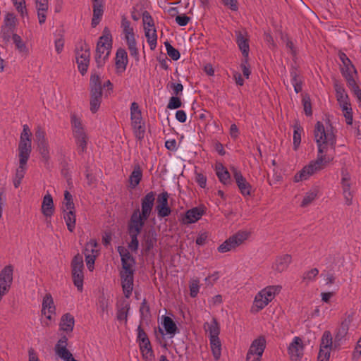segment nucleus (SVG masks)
<instances>
[{
  "instance_id": "61",
  "label": "nucleus",
  "mask_w": 361,
  "mask_h": 361,
  "mask_svg": "<svg viewBox=\"0 0 361 361\" xmlns=\"http://www.w3.org/2000/svg\"><path fill=\"white\" fill-rule=\"evenodd\" d=\"M248 59L249 58H243L240 64V68L243 71V74L246 78H249L251 74L250 66L248 63Z\"/></svg>"
},
{
  "instance_id": "2",
  "label": "nucleus",
  "mask_w": 361,
  "mask_h": 361,
  "mask_svg": "<svg viewBox=\"0 0 361 361\" xmlns=\"http://www.w3.org/2000/svg\"><path fill=\"white\" fill-rule=\"evenodd\" d=\"M281 288V286H269L258 292L254 298L251 312L256 313L264 309L272 301Z\"/></svg>"
},
{
  "instance_id": "8",
  "label": "nucleus",
  "mask_w": 361,
  "mask_h": 361,
  "mask_svg": "<svg viewBox=\"0 0 361 361\" xmlns=\"http://www.w3.org/2000/svg\"><path fill=\"white\" fill-rule=\"evenodd\" d=\"M249 235L250 233L248 232L239 231L226 239L218 247L217 250L221 253L234 250L236 247L244 243V242L248 238Z\"/></svg>"
},
{
  "instance_id": "62",
  "label": "nucleus",
  "mask_w": 361,
  "mask_h": 361,
  "mask_svg": "<svg viewBox=\"0 0 361 361\" xmlns=\"http://www.w3.org/2000/svg\"><path fill=\"white\" fill-rule=\"evenodd\" d=\"M290 78H291L292 85H294L295 83L302 82V78L300 75V73L296 68L293 67L290 69Z\"/></svg>"
},
{
  "instance_id": "17",
  "label": "nucleus",
  "mask_w": 361,
  "mask_h": 361,
  "mask_svg": "<svg viewBox=\"0 0 361 361\" xmlns=\"http://www.w3.org/2000/svg\"><path fill=\"white\" fill-rule=\"evenodd\" d=\"M236 43L241 51L243 58H249V37L246 31H236Z\"/></svg>"
},
{
  "instance_id": "7",
  "label": "nucleus",
  "mask_w": 361,
  "mask_h": 361,
  "mask_svg": "<svg viewBox=\"0 0 361 361\" xmlns=\"http://www.w3.org/2000/svg\"><path fill=\"white\" fill-rule=\"evenodd\" d=\"M84 263L82 256L77 254L74 256L71 262V274L74 286L79 292L83 290L84 281Z\"/></svg>"
},
{
  "instance_id": "22",
  "label": "nucleus",
  "mask_w": 361,
  "mask_h": 361,
  "mask_svg": "<svg viewBox=\"0 0 361 361\" xmlns=\"http://www.w3.org/2000/svg\"><path fill=\"white\" fill-rule=\"evenodd\" d=\"M121 278L124 295L129 298L133 289V273L121 274Z\"/></svg>"
},
{
  "instance_id": "15",
  "label": "nucleus",
  "mask_w": 361,
  "mask_h": 361,
  "mask_svg": "<svg viewBox=\"0 0 361 361\" xmlns=\"http://www.w3.org/2000/svg\"><path fill=\"white\" fill-rule=\"evenodd\" d=\"M117 250L121 256L123 267V271L121 274L134 273L133 266L135 264V260L128 250L123 246H118Z\"/></svg>"
},
{
  "instance_id": "27",
  "label": "nucleus",
  "mask_w": 361,
  "mask_h": 361,
  "mask_svg": "<svg viewBox=\"0 0 361 361\" xmlns=\"http://www.w3.org/2000/svg\"><path fill=\"white\" fill-rule=\"evenodd\" d=\"M42 213L46 217H51L54 212V202L51 195L49 193L46 194L43 197L42 204Z\"/></svg>"
},
{
  "instance_id": "40",
  "label": "nucleus",
  "mask_w": 361,
  "mask_h": 361,
  "mask_svg": "<svg viewBox=\"0 0 361 361\" xmlns=\"http://www.w3.org/2000/svg\"><path fill=\"white\" fill-rule=\"evenodd\" d=\"M98 243L95 239H91L89 242L85 244L83 253L85 255L88 254L94 255L98 256L99 250L97 249Z\"/></svg>"
},
{
  "instance_id": "37",
  "label": "nucleus",
  "mask_w": 361,
  "mask_h": 361,
  "mask_svg": "<svg viewBox=\"0 0 361 361\" xmlns=\"http://www.w3.org/2000/svg\"><path fill=\"white\" fill-rule=\"evenodd\" d=\"M11 39L15 44L16 49L20 53L25 55L28 54V49L20 35L16 34L11 37Z\"/></svg>"
},
{
  "instance_id": "14",
  "label": "nucleus",
  "mask_w": 361,
  "mask_h": 361,
  "mask_svg": "<svg viewBox=\"0 0 361 361\" xmlns=\"http://www.w3.org/2000/svg\"><path fill=\"white\" fill-rule=\"evenodd\" d=\"M41 312L47 320L51 321L54 319L56 315V306L50 293H46L43 297Z\"/></svg>"
},
{
  "instance_id": "24",
  "label": "nucleus",
  "mask_w": 361,
  "mask_h": 361,
  "mask_svg": "<svg viewBox=\"0 0 361 361\" xmlns=\"http://www.w3.org/2000/svg\"><path fill=\"white\" fill-rule=\"evenodd\" d=\"M214 171L219 180L222 184L227 185L231 183V174L222 163H216Z\"/></svg>"
},
{
  "instance_id": "44",
  "label": "nucleus",
  "mask_w": 361,
  "mask_h": 361,
  "mask_svg": "<svg viewBox=\"0 0 361 361\" xmlns=\"http://www.w3.org/2000/svg\"><path fill=\"white\" fill-rule=\"evenodd\" d=\"M38 150L45 161L49 159V145L48 140L37 144Z\"/></svg>"
},
{
  "instance_id": "42",
  "label": "nucleus",
  "mask_w": 361,
  "mask_h": 361,
  "mask_svg": "<svg viewBox=\"0 0 361 361\" xmlns=\"http://www.w3.org/2000/svg\"><path fill=\"white\" fill-rule=\"evenodd\" d=\"M303 128L299 124H295L293 126V146L294 149H297L301 142V133Z\"/></svg>"
},
{
  "instance_id": "4",
  "label": "nucleus",
  "mask_w": 361,
  "mask_h": 361,
  "mask_svg": "<svg viewBox=\"0 0 361 361\" xmlns=\"http://www.w3.org/2000/svg\"><path fill=\"white\" fill-rule=\"evenodd\" d=\"M71 123L73 135L80 154H83L87 146L88 136L82 123L81 119L75 114L71 116Z\"/></svg>"
},
{
  "instance_id": "60",
  "label": "nucleus",
  "mask_w": 361,
  "mask_h": 361,
  "mask_svg": "<svg viewBox=\"0 0 361 361\" xmlns=\"http://www.w3.org/2000/svg\"><path fill=\"white\" fill-rule=\"evenodd\" d=\"M182 102L178 96L171 97L167 104V108L169 109H176L181 106Z\"/></svg>"
},
{
  "instance_id": "23",
  "label": "nucleus",
  "mask_w": 361,
  "mask_h": 361,
  "mask_svg": "<svg viewBox=\"0 0 361 361\" xmlns=\"http://www.w3.org/2000/svg\"><path fill=\"white\" fill-rule=\"evenodd\" d=\"M157 241V233L154 230L145 232L142 240V246L146 252H149L156 245Z\"/></svg>"
},
{
  "instance_id": "25",
  "label": "nucleus",
  "mask_w": 361,
  "mask_h": 361,
  "mask_svg": "<svg viewBox=\"0 0 361 361\" xmlns=\"http://www.w3.org/2000/svg\"><path fill=\"white\" fill-rule=\"evenodd\" d=\"M102 100V90H90V111L92 114L96 113L99 107Z\"/></svg>"
},
{
  "instance_id": "46",
  "label": "nucleus",
  "mask_w": 361,
  "mask_h": 361,
  "mask_svg": "<svg viewBox=\"0 0 361 361\" xmlns=\"http://www.w3.org/2000/svg\"><path fill=\"white\" fill-rule=\"evenodd\" d=\"M164 46L166 49L167 54L173 59V61H177L180 59V54L178 49H175L169 42L166 41L164 42Z\"/></svg>"
},
{
  "instance_id": "36",
  "label": "nucleus",
  "mask_w": 361,
  "mask_h": 361,
  "mask_svg": "<svg viewBox=\"0 0 361 361\" xmlns=\"http://www.w3.org/2000/svg\"><path fill=\"white\" fill-rule=\"evenodd\" d=\"M121 27L125 35V39H135V33L133 27L131 26L130 22L126 17L123 16L121 20Z\"/></svg>"
},
{
  "instance_id": "5",
  "label": "nucleus",
  "mask_w": 361,
  "mask_h": 361,
  "mask_svg": "<svg viewBox=\"0 0 361 361\" xmlns=\"http://www.w3.org/2000/svg\"><path fill=\"white\" fill-rule=\"evenodd\" d=\"M75 61L81 75H84L88 69L90 59V46L84 41H79L75 49Z\"/></svg>"
},
{
  "instance_id": "56",
  "label": "nucleus",
  "mask_w": 361,
  "mask_h": 361,
  "mask_svg": "<svg viewBox=\"0 0 361 361\" xmlns=\"http://www.w3.org/2000/svg\"><path fill=\"white\" fill-rule=\"evenodd\" d=\"M142 22L144 24V27L149 28L154 27V20L150 13L147 11L142 13Z\"/></svg>"
},
{
  "instance_id": "18",
  "label": "nucleus",
  "mask_w": 361,
  "mask_h": 361,
  "mask_svg": "<svg viewBox=\"0 0 361 361\" xmlns=\"http://www.w3.org/2000/svg\"><path fill=\"white\" fill-rule=\"evenodd\" d=\"M147 219H148L143 218L142 215L140 214L139 209L135 210L131 215L128 226V230L141 232L145 223Z\"/></svg>"
},
{
  "instance_id": "48",
  "label": "nucleus",
  "mask_w": 361,
  "mask_h": 361,
  "mask_svg": "<svg viewBox=\"0 0 361 361\" xmlns=\"http://www.w3.org/2000/svg\"><path fill=\"white\" fill-rule=\"evenodd\" d=\"M71 209H75V205L73 201V196L68 190H66L64 192L63 211Z\"/></svg>"
},
{
  "instance_id": "11",
  "label": "nucleus",
  "mask_w": 361,
  "mask_h": 361,
  "mask_svg": "<svg viewBox=\"0 0 361 361\" xmlns=\"http://www.w3.org/2000/svg\"><path fill=\"white\" fill-rule=\"evenodd\" d=\"M137 331V341L139 343L140 350L143 357L145 358L152 357L153 355V350L147 334L140 325L138 326Z\"/></svg>"
},
{
  "instance_id": "26",
  "label": "nucleus",
  "mask_w": 361,
  "mask_h": 361,
  "mask_svg": "<svg viewBox=\"0 0 361 361\" xmlns=\"http://www.w3.org/2000/svg\"><path fill=\"white\" fill-rule=\"evenodd\" d=\"M204 214L203 209L199 207H194L188 210L185 213L183 222L185 224H192L201 219Z\"/></svg>"
},
{
  "instance_id": "35",
  "label": "nucleus",
  "mask_w": 361,
  "mask_h": 361,
  "mask_svg": "<svg viewBox=\"0 0 361 361\" xmlns=\"http://www.w3.org/2000/svg\"><path fill=\"white\" fill-rule=\"evenodd\" d=\"M142 178V171L140 165L137 164L134 166L133 171L129 177L130 185L132 188H135L140 182Z\"/></svg>"
},
{
  "instance_id": "29",
  "label": "nucleus",
  "mask_w": 361,
  "mask_h": 361,
  "mask_svg": "<svg viewBox=\"0 0 361 361\" xmlns=\"http://www.w3.org/2000/svg\"><path fill=\"white\" fill-rule=\"evenodd\" d=\"M36 8L39 23L43 24L46 21L47 12L48 11V0H35Z\"/></svg>"
},
{
  "instance_id": "47",
  "label": "nucleus",
  "mask_w": 361,
  "mask_h": 361,
  "mask_svg": "<svg viewBox=\"0 0 361 361\" xmlns=\"http://www.w3.org/2000/svg\"><path fill=\"white\" fill-rule=\"evenodd\" d=\"M319 274V270L317 268H313L309 271H305L302 276V281L306 283L314 281L316 277Z\"/></svg>"
},
{
  "instance_id": "50",
  "label": "nucleus",
  "mask_w": 361,
  "mask_h": 361,
  "mask_svg": "<svg viewBox=\"0 0 361 361\" xmlns=\"http://www.w3.org/2000/svg\"><path fill=\"white\" fill-rule=\"evenodd\" d=\"M130 310V305L126 303L124 306L121 307L116 314L117 319L119 321L127 322L128 314Z\"/></svg>"
},
{
  "instance_id": "49",
  "label": "nucleus",
  "mask_w": 361,
  "mask_h": 361,
  "mask_svg": "<svg viewBox=\"0 0 361 361\" xmlns=\"http://www.w3.org/2000/svg\"><path fill=\"white\" fill-rule=\"evenodd\" d=\"M317 197V190H310L305 193L301 202V207H305L312 203Z\"/></svg>"
},
{
  "instance_id": "1",
  "label": "nucleus",
  "mask_w": 361,
  "mask_h": 361,
  "mask_svg": "<svg viewBox=\"0 0 361 361\" xmlns=\"http://www.w3.org/2000/svg\"><path fill=\"white\" fill-rule=\"evenodd\" d=\"M314 141L318 148L316 160L312 161L295 173L293 180L295 183L307 180L311 176L323 169L333 159L326 154L329 147H334L336 139L331 125L324 127L321 121H317L314 130Z\"/></svg>"
},
{
  "instance_id": "54",
  "label": "nucleus",
  "mask_w": 361,
  "mask_h": 361,
  "mask_svg": "<svg viewBox=\"0 0 361 361\" xmlns=\"http://www.w3.org/2000/svg\"><path fill=\"white\" fill-rule=\"evenodd\" d=\"M127 45L130 51V54L132 56L137 59L139 52L138 49L137 48V43L135 38V39H130L129 40H126Z\"/></svg>"
},
{
  "instance_id": "34",
  "label": "nucleus",
  "mask_w": 361,
  "mask_h": 361,
  "mask_svg": "<svg viewBox=\"0 0 361 361\" xmlns=\"http://www.w3.org/2000/svg\"><path fill=\"white\" fill-rule=\"evenodd\" d=\"M145 35L147 38V42L149 44L151 50H154L157 44V35L154 27L149 28L144 27Z\"/></svg>"
},
{
  "instance_id": "30",
  "label": "nucleus",
  "mask_w": 361,
  "mask_h": 361,
  "mask_svg": "<svg viewBox=\"0 0 361 361\" xmlns=\"http://www.w3.org/2000/svg\"><path fill=\"white\" fill-rule=\"evenodd\" d=\"M291 260V256L288 254L276 258L273 265V269L279 272L284 271L288 267Z\"/></svg>"
},
{
  "instance_id": "55",
  "label": "nucleus",
  "mask_w": 361,
  "mask_h": 361,
  "mask_svg": "<svg viewBox=\"0 0 361 361\" xmlns=\"http://www.w3.org/2000/svg\"><path fill=\"white\" fill-rule=\"evenodd\" d=\"M342 187H343V195L345 196V198L346 199L348 202V204H350V200L352 198V194L350 191V183L345 178L342 179Z\"/></svg>"
},
{
  "instance_id": "59",
  "label": "nucleus",
  "mask_w": 361,
  "mask_h": 361,
  "mask_svg": "<svg viewBox=\"0 0 361 361\" xmlns=\"http://www.w3.org/2000/svg\"><path fill=\"white\" fill-rule=\"evenodd\" d=\"M156 210L159 218L169 216L171 213V209L169 206H156Z\"/></svg>"
},
{
  "instance_id": "12",
  "label": "nucleus",
  "mask_w": 361,
  "mask_h": 361,
  "mask_svg": "<svg viewBox=\"0 0 361 361\" xmlns=\"http://www.w3.org/2000/svg\"><path fill=\"white\" fill-rule=\"evenodd\" d=\"M231 169L241 195L244 197L250 196L251 195L252 185L247 181L239 170L235 167H232Z\"/></svg>"
},
{
  "instance_id": "41",
  "label": "nucleus",
  "mask_w": 361,
  "mask_h": 361,
  "mask_svg": "<svg viewBox=\"0 0 361 361\" xmlns=\"http://www.w3.org/2000/svg\"><path fill=\"white\" fill-rule=\"evenodd\" d=\"M128 232L130 238V242L128 243V248L131 251H137L139 246L137 236L140 233V232L130 230H128Z\"/></svg>"
},
{
  "instance_id": "10",
  "label": "nucleus",
  "mask_w": 361,
  "mask_h": 361,
  "mask_svg": "<svg viewBox=\"0 0 361 361\" xmlns=\"http://www.w3.org/2000/svg\"><path fill=\"white\" fill-rule=\"evenodd\" d=\"M17 25V18L14 13H8L4 20V24L1 28V36L6 42L11 39V37L16 35L15 30Z\"/></svg>"
},
{
  "instance_id": "51",
  "label": "nucleus",
  "mask_w": 361,
  "mask_h": 361,
  "mask_svg": "<svg viewBox=\"0 0 361 361\" xmlns=\"http://www.w3.org/2000/svg\"><path fill=\"white\" fill-rule=\"evenodd\" d=\"M17 11L20 14L22 17L27 15V8L25 6V0H11Z\"/></svg>"
},
{
  "instance_id": "20",
  "label": "nucleus",
  "mask_w": 361,
  "mask_h": 361,
  "mask_svg": "<svg viewBox=\"0 0 361 361\" xmlns=\"http://www.w3.org/2000/svg\"><path fill=\"white\" fill-rule=\"evenodd\" d=\"M128 54L124 49L119 48L116 54L115 66L118 73H123L128 64Z\"/></svg>"
},
{
  "instance_id": "63",
  "label": "nucleus",
  "mask_w": 361,
  "mask_h": 361,
  "mask_svg": "<svg viewBox=\"0 0 361 361\" xmlns=\"http://www.w3.org/2000/svg\"><path fill=\"white\" fill-rule=\"evenodd\" d=\"M331 350L319 348L317 361H329Z\"/></svg>"
},
{
  "instance_id": "43",
  "label": "nucleus",
  "mask_w": 361,
  "mask_h": 361,
  "mask_svg": "<svg viewBox=\"0 0 361 361\" xmlns=\"http://www.w3.org/2000/svg\"><path fill=\"white\" fill-rule=\"evenodd\" d=\"M163 326L169 334H175L177 331V326L175 322L169 317H165L164 319Z\"/></svg>"
},
{
  "instance_id": "21",
  "label": "nucleus",
  "mask_w": 361,
  "mask_h": 361,
  "mask_svg": "<svg viewBox=\"0 0 361 361\" xmlns=\"http://www.w3.org/2000/svg\"><path fill=\"white\" fill-rule=\"evenodd\" d=\"M93 16L92 26L95 27L100 22L104 13V0H92Z\"/></svg>"
},
{
  "instance_id": "45",
  "label": "nucleus",
  "mask_w": 361,
  "mask_h": 361,
  "mask_svg": "<svg viewBox=\"0 0 361 361\" xmlns=\"http://www.w3.org/2000/svg\"><path fill=\"white\" fill-rule=\"evenodd\" d=\"M335 90L336 99L338 104L349 102V97L348 94L345 93V91L342 86L336 85Z\"/></svg>"
},
{
  "instance_id": "3",
  "label": "nucleus",
  "mask_w": 361,
  "mask_h": 361,
  "mask_svg": "<svg viewBox=\"0 0 361 361\" xmlns=\"http://www.w3.org/2000/svg\"><path fill=\"white\" fill-rule=\"evenodd\" d=\"M112 47V37L110 30L105 27L97 44L95 61L97 66H102L108 59Z\"/></svg>"
},
{
  "instance_id": "16",
  "label": "nucleus",
  "mask_w": 361,
  "mask_h": 361,
  "mask_svg": "<svg viewBox=\"0 0 361 361\" xmlns=\"http://www.w3.org/2000/svg\"><path fill=\"white\" fill-rule=\"evenodd\" d=\"M155 196V192L151 191L141 199L140 214L144 219H149L154 204Z\"/></svg>"
},
{
  "instance_id": "6",
  "label": "nucleus",
  "mask_w": 361,
  "mask_h": 361,
  "mask_svg": "<svg viewBox=\"0 0 361 361\" xmlns=\"http://www.w3.org/2000/svg\"><path fill=\"white\" fill-rule=\"evenodd\" d=\"M131 126L135 137L141 140L144 138L145 133V123L142 121V112L138 104L135 102L130 105Z\"/></svg>"
},
{
  "instance_id": "32",
  "label": "nucleus",
  "mask_w": 361,
  "mask_h": 361,
  "mask_svg": "<svg viewBox=\"0 0 361 361\" xmlns=\"http://www.w3.org/2000/svg\"><path fill=\"white\" fill-rule=\"evenodd\" d=\"M63 212V219L67 226V228L71 233H72L75 230L76 224V215L75 209L64 210Z\"/></svg>"
},
{
  "instance_id": "39",
  "label": "nucleus",
  "mask_w": 361,
  "mask_h": 361,
  "mask_svg": "<svg viewBox=\"0 0 361 361\" xmlns=\"http://www.w3.org/2000/svg\"><path fill=\"white\" fill-rule=\"evenodd\" d=\"M211 349L215 360H219L221 355V345L219 338L209 339Z\"/></svg>"
},
{
  "instance_id": "19",
  "label": "nucleus",
  "mask_w": 361,
  "mask_h": 361,
  "mask_svg": "<svg viewBox=\"0 0 361 361\" xmlns=\"http://www.w3.org/2000/svg\"><path fill=\"white\" fill-rule=\"evenodd\" d=\"M29 158L19 157V166L17 168L16 174L13 178V185L18 188L25 176L27 170V163Z\"/></svg>"
},
{
  "instance_id": "9",
  "label": "nucleus",
  "mask_w": 361,
  "mask_h": 361,
  "mask_svg": "<svg viewBox=\"0 0 361 361\" xmlns=\"http://www.w3.org/2000/svg\"><path fill=\"white\" fill-rule=\"evenodd\" d=\"M31 135L29 126L23 125L18 144V157L30 158L32 151Z\"/></svg>"
},
{
  "instance_id": "52",
  "label": "nucleus",
  "mask_w": 361,
  "mask_h": 361,
  "mask_svg": "<svg viewBox=\"0 0 361 361\" xmlns=\"http://www.w3.org/2000/svg\"><path fill=\"white\" fill-rule=\"evenodd\" d=\"M340 60L342 61L343 66L345 68L346 72H352V71L354 69V66L352 64L351 61L348 59L347 55L341 52L338 54Z\"/></svg>"
},
{
  "instance_id": "28",
  "label": "nucleus",
  "mask_w": 361,
  "mask_h": 361,
  "mask_svg": "<svg viewBox=\"0 0 361 361\" xmlns=\"http://www.w3.org/2000/svg\"><path fill=\"white\" fill-rule=\"evenodd\" d=\"M265 348L266 340L264 337L259 336L252 341L248 352H251V353L262 356Z\"/></svg>"
},
{
  "instance_id": "38",
  "label": "nucleus",
  "mask_w": 361,
  "mask_h": 361,
  "mask_svg": "<svg viewBox=\"0 0 361 361\" xmlns=\"http://www.w3.org/2000/svg\"><path fill=\"white\" fill-rule=\"evenodd\" d=\"M332 345L333 338L331 333L329 331H325L322 336L319 348L331 350Z\"/></svg>"
},
{
  "instance_id": "33",
  "label": "nucleus",
  "mask_w": 361,
  "mask_h": 361,
  "mask_svg": "<svg viewBox=\"0 0 361 361\" xmlns=\"http://www.w3.org/2000/svg\"><path fill=\"white\" fill-rule=\"evenodd\" d=\"M204 327L206 332L209 334V339L219 338L220 326L215 318H213L209 323L206 322L204 325Z\"/></svg>"
},
{
  "instance_id": "57",
  "label": "nucleus",
  "mask_w": 361,
  "mask_h": 361,
  "mask_svg": "<svg viewBox=\"0 0 361 361\" xmlns=\"http://www.w3.org/2000/svg\"><path fill=\"white\" fill-rule=\"evenodd\" d=\"M90 90L97 89V90H102V85L100 78L98 75H92L90 78Z\"/></svg>"
},
{
  "instance_id": "31",
  "label": "nucleus",
  "mask_w": 361,
  "mask_h": 361,
  "mask_svg": "<svg viewBox=\"0 0 361 361\" xmlns=\"http://www.w3.org/2000/svg\"><path fill=\"white\" fill-rule=\"evenodd\" d=\"M75 324L74 317L69 313L63 314L60 321V330L67 333L71 332Z\"/></svg>"
},
{
  "instance_id": "13",
  "label": "nucleus",
  "mask_w": 361,
  "mask_h": 361,
  "mask_svg": "<svg viewBox=\"0 0 361 361\" xmlns=\"http://www.w3.org/2000/svg\"><path fill=\"white\" fill-rule=\"evenodd\" d=\"M304 345L302 339L295 336L288 348V353L291 361H300L303 356Z\"/></svg>"
},
{
  "instance_id": "64",
  "label": "nucleus",
  "mask_w": 361,
  "mask_h": 361,
  "mask_svg": "<svg viewBox=\"0 0 361 361\" xmlns=\"http://www.w3.org/2000/svg\"><path fill=\"white\" fill-rule=\"evenodd\" d=\"M35 139L37 144L47 141L46 133L41 127H38L35 131Z\"/></svg>"
},
{
  "instance_id": "53",
  "label": "nucleus",
  "mask_w": 361,
  "mask_h": 361,
  "mask_svg": "<svg viewBox=\"0 0 361 361\" xmlns=\"http://www.w3.org/2000/svg\"><path fill=\"white\" fill-rule=\"evenodd\" d=\"M200 287V281L198 279H192L190 281V295L192 298H195L197 295Z\"/></svg>"
},
{
  "instance_id": "58",
  "label": "nucleus",
  "mask_w": 361,
  "mask_h": 361,
  "mask_svg": "<svg viewBox=\"0 0 361 361\" xmlns=\"http://www.w3.org/2000/svg\"><path fill=\"white\" fill-rule=\"evenodd\" d=\"M169 193L166 191L159 194L157 200V206H169Z\"/></svg>"
}]
</instances>
